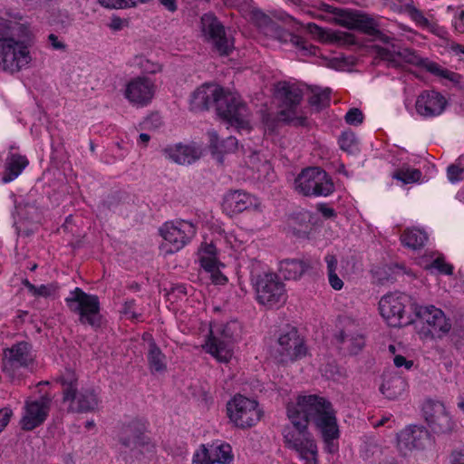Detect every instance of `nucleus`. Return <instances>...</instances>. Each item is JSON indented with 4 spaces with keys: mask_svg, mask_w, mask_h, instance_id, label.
Returning a JSON list of instances; mask_svg holds the SVG:
<instances>
[{
    "mask_svg": "<svg viewBox=\"0 0 464 464\" xmlns=\"http://www.w3.org/2000/svg\"><path fill=\"white\" fill-rule=\"evenodd\" d=\"M286 414L292 426L283 431L284 443L304 464H318L317 445L307 430L309 421L321 433L325 450L329 453L338 450L340 430L336 411L326 398L317 393H299L286 404Z\"/></svg>",
    "mask_w": 464,
    "mask_h": 464,
    "instance_id": "nucleus-1",
    "label": "nucleus"
},
{
    "mask_svg": "<svg viewBox=\"0 0 464 464\" xmlns=\"http://www.w3.org/2000/svg\"><path fill=\"white\" fill-rule=\"evenodd\" d=\"M32 36L27 22L18 13H0V71L14 74L27 69L33 56L30 44L24 40L15 39Z\"/></svg>",
    "mask_w": 464,
    "mask_h": 464,
    "instance_id": "nucleus-2",
    "label": "nucleus"
},
{
    "mask_svg": "<svg viewBox=\"0 0 464 464\" xmlns=\"http://www.w3.org/2000/svg\"><path fill=\"white\" fill-rule=\"evenodd\" d=\"M189 105L192 111H204L215 105L218 116L238 132L252 129L249 110L238 93L218 84L206 83L197 88L190 95Z\"/></svg>",
    "mask_w": 464,
    "mask_h": 464,
    "instance_id": "nucleus-3",
    "label": "nucleus"
},
{
    "mask_svg": "<svg viewBox=\"0 0 464 464\" xmlns=\"http://www.w3.org/2000/svg\"><path fill=\"white\" fill-rule=\"evenodd\" d=\"M241 325L237 321L212 322L204 334L202 350L219 362H230L234 343L239 338Z\"/></svg>",
    "mask_w": 464,
    "mask_h": 464,
    "instance_id": "nucleus-4",
    "label": "nucleus"
},
{
    "mask_svg": "<svg viewBox=\"0 0 464 464\" xmlns=\"http://www.w3.org/2000/svg\"><path fill=\"white\" fill-rule=\"evenodd\" d=\"M226 415L233 426L246 430L260 422L264 410L256 399L237 393L227 402Z\"/></svg>",
    "mask_w": 464,
    "mask_h": 464,
    "instance_id": "nucleus-5",
    "label": "nucleus"
},
{
    "mask_svg": "<svg viewBox=\"0 0 464 464\" xmlns=\"http://www.w3.org/2000/svg\"><path fill=\"white\" fill-rule=\"evenodd\" d=\"M414 320L419 319L422 328L419 331L421 339L442 338L451 329L450 319L433 304H411Z\"/></svg>",
    "mask_w": 464,
    "mask_h": 464,
    "instance_id": "nucleus-6",
    "label": "nucleus"
},
{
    "mask_svg": "<svg viewBox=\"0 0 464 464\" xmlns=\"http://www.w3.org/2000/svg\"><path fill=\"white\" fill-rule=\"evenodd\" d=\"M412 303L411 298L401 293H390L383 295L379 301V312L384 321L392 327L410 325L414 322L413 313L411 310Z\"/></svg>",
    "mask_w": 464,
    "mask_h": 464,
    "instance_id": "nucleus-7",
    "label": "nucleus"
},
{
    "mask_svg": "<svg viewBox=\"0 0 464 464\" xmlns=\"http://www.w3.org/2000/svg\"><path fill=\"white\" fill-rule=\"evenodd\" d=\"M275 97L280 102L278 119L283 121L303 124L305 119L299 107L303 97L301 88L295 83L280 82L275 85Z\"/></svg>",
    "mask_w": 464,
    "mask_h": 464,
    "instance_id": "nucleus-8",
    "label": "nucleus"
},
{
    "mask_svg": "<svg viewBox=\"0 0 464 464\" xmlns=\"http://www.w3.org/2000/svg\"><path fill=\"white\" fill-rule=\"evenodd\" d=\"M319 8L326 13L334 14L337 23L342 26L359 30L383 44H388L390 41L389 36L378 30L374 20L365 14L336 9L324 3H320Z\"/></svg>",
    "mask_w": 464,
    "mask_h": 464,
    "instance_id": "nucleus-9",
    "label": "nucleus"
},
{
    "mask_svg": "<svg viewBox=\"0 0 464 464\" xmlns=\"http://www.w3.org/2000/svg\"><path fill=\"white\" fill-rule=\"evenodd\" d=\"M197 233L196 226L188 220H176L164 223L160 228L163 241L160 250L164 254H173L187 246Z\"/></svg>",
    "mask_w": 464,
    "mask_h": 464,
    "instance_id": "nucleus-10",
    "label": "nucleus"
},
{
    "mask_svg": "<svg viewBox=\"0 0 464 464\" xmlns=\"http://www.w3.org/2000/svg\"><path fill=\"white\" fill-rule=\"evenodd\" d=\"M75 372L72 370H65L60 377V382L63 390V401L68 402V409L76 412H86L94 411L99 404L97 394L93 391L76 393Z\"/></svg>",
    "mask_w": 464,
    "mask_h": 464,
    "instance_id": "nucleus-11",
    "label": "nucleus"
},
{
    "mask_svg": "<svg viewBox=\"0 0 464 464\" xmlns=\"http://www.w3.org/2000/svg\"><path fill=\"white\" fill-rule=\"evenodd\" d=\"M35 353L27 342H20L3 352L2 371L11 380L22 375V369H29L34 365Z\"/></svg>",
    "mask_w": 464,
    "mask_h": 464,
    "instance_id": "nucleus-12",
    "label": "nucleus"
},
{
    "mask_svg": "<svg viewBox=\"0 0 464 464\" xmlns=\"http://www.w3.org/2000/svg\"><path fill=\"white\" fill-rule=\"evenodd\" d=\"M295 188L305 196L327 197L334 192V186L325 171L308 168L295 179Z\"/></svg>",
    "mask_w": 464,
    "mask_h": 464,
    "instance_id": "nucleus-13",
    "label": "nucleus"
},
{
    "mask_svg": "<svg viewBox=\"0 0 464 464\" xmlns=\"http://www.w3.org/2000/svg\"><path fill=\"white\" fill-rule=\"evenodd\" d=\"M69 309L79 314L82 324L92 326L98 325L100 322V303L98 297L88 295L76 287L65 299Z\"/></svg>",
    "mask_w": 464,
    "mask_h": 464,
    "instance_id": "nucleus-14",
    "label": "nucleus"
},
{
    "mask_svg": "<svg viewBox=\"0 0 464 464\" xmlns=\"http://www.w3.org/2000/svg\"><path fill=\"white\" fill-rule=\"evenodd\" d=\"M253 280L260 304L274 307L285 302V285L276 274L264 273Z\"/></svg>",
    "mask_w": 464,
    "mask_h": 464,
    "instance_id": "nucleus-15",
    "label": "nucleus"
},
{
    "mask_svg": "<svg viewBox=\"0 0 464 464\" xmlns=\"http://www.w3.org/2000/svg\"><path fill=\"white\" fill-rule=\"evenodd\" d=\"M209 230L213 241L225 250L234 252L243 251L249 240L248 234L241 228L227 229L224 224L218 220L212 221Z\"/></svg>",
    "mask_w": 464,
    "mask_h": 464,
    "instance_id": "nucleus-16",
    "label": "nucleus"
},
{
    "mask_svg": "<svg viewBox=\"0 0 464 464\" xmlns=\"http://www.w3.org/2000/svg\"><path fill=\"white\" fill-rule=\"evenodd\" d=\"M201 33L220 54H228L234 47V42L227 37L223 24L212 14H205L201 17Z\"/></svg>",
    "mask_w": 464,
    "mask_h": 464,
    "instance_id": "nucleus-17",
    "label": "nucleus"
},
{
    "mask_svg": "<svg viewBox=\"0 0 464 464\" xmlns=\"http://www.w3.org/2000/svg\"><path fill=\"white\" fill-rule=\"evenodd\" d=\"M157 86L155 82L146 76H137L125 85L124 97L136 107L147 106L155 96Z\"/></svg>",
    "mask_w": 464,
    "mask_h": 464,
    "instance_id": "nucleus-18",
    "label": "nucleus"
},
{
    "mask_svg": "<svg viewBox=\"0 0 464 464\" xmlns=\"http://www.w3.org/2000/svg\"><path fill=\"white\" fill-rule=\"evenodd\" d=\"M221 208L227 216L234 217L243 211L260 210L261 201L246 191L231 190L224 195Z\"/></svg>",
    "mask_w": 464,
    "mask_h": 464,
    "instance_id": "nucleus-19",
    "label": "nucleus"
},
{
    "mask_svg": "<svg viewBox=\"0 0 464 464\" xmlns=\"http://www.w3.org/2000/svg\"><path fill=\"white\" fill-rule=\"evenodd\" d=\"M448 106L447 96L435 90L423 91L418 95L415 102L417 113L425 119L440 116Z\"/></svg>",
    "mask_w": 464,
    "mask_h": 464,
    "instance_id": "nucleus-20",
    "label": "nucleus"
},
{
    "mask_svg": "<svg viewBox=\"0 0 464 464\" xmlns=\"http://www.w3.org/2000/svg\"><path fill=\"white\" fill-rule=\"evenodd\" d=\"M422 411L425 421L433 432L444 433L452 430V418L443 403L427 401L423 404Z\"/></svg>",
    "mask_w": 464,
    "mask_h": 464,
    "instance_id": "nucleus-21",
    "label": "nucleus"
},
{
    "mask_svg": "<svg viewBox=\"0 0 464 464\" xmlns=\"http://www.w3.org/2000/svg\"><path fill=\"white\" fill-rule=\"evenodd\" d=\"M277 353L282 362H293L302 358L306 352L303 339L295 328L291 327L280 334L277 342Z\"/></svg>",
    "mask_w": 464,
    "mask_h": 464,
    "instance_id": "nucleus-22",
    "label": "nucleus"
},
{
    "mask_svg": "<svg viewBox=\"0 0 464 464\" xmlns=\"http://www.w3.org/2000/svg\"><path fill=\"white\" fill-rule=\"evenodd\" d=\"M49 409L50 399L46 397L27 401L20 421L22 429L31 430L41 425L48 416Z\"/></svg>",
    "mask_w": 464,
    "mask_h": 464,
    "instance_id": "nucleus-23",
    "label": "nucleus"
},
{
    "mask_svg": "<svg viewBox=\"0 0 464 464\" xmlns=\"http://www.w3.org/2000/svg\"><path fill=\"white\" fill-rule=\"evenodd\" d=\"M225 4L236 7L242 13L243 16L253 22L257 27L266 31L273 29L270 19L252 5V0H224Z\"/></svg>",
    "mask_w": 464,
    "mask_h": 464,
    "instance_id": "nucleus-24",
    "label": "nucleus"
},
{
    "mask_svg": "<svg viewBox=\"0 0 464 464\" xmlns=\"http://www.w3.org/2000/svg\"><path fill=\"white\" fill-rule=\"evenodd\" d=\"M201 149L196 145H183L180 143L168 145L163 149L166 159L178 164H191L200 158Z\"/></svg>",
    "mask_w": 464,
    "mask_h": 464,
    "instance_id": "nucleus-25",
    "label": "nucleus"
},
{
    "mask_svg": "<svg viewBox=\"0 0 464 464\" xmlns=\"http://www.w3.org/2000/svg\"><path fill=\"white\" fill-rule=\"evenodd\" d=\"M406 381L397 373L386 372L382 376L380 392L390 400L399 398L406 390Z\"/></svg>",
    "mask_w": 464,
    "mask_h": 464,
    "instance_id": "nucleus-26",
    "label": "nucleus"
},
{
    "mask_svg": "<svg viewBox=\"0 0 464 464\" xmlns=\"http://www.w3.org/2000/svg\"><path fill=\"white\" fill-rule=\"evenodd\" d=\"M119 440L121 443L130 450L140 449L149 443V439L137 423L130 424L121 430Z\"/></svg>",
    "mask_w": 464,
    "mask_h": 464,
    "instance_id": "nucleus-27",
    "label": "nucleus"
},
{
    "mask_svg": "<svg viewBox=\"0 0 464 464\" xmlns=\"http://www.w3.org/2000/svg\"><path fill=\"white\" fill-rule=\"evenodd\" d=\"M416 264L430 272L438 271L444 275H450L453 271L451 265L446 263L440 255L433 252L425 253L423 256L416 258Z\"/></svg>",
    "mask_w": 464,
    "mask_h": 464,
    "instance_id": "nucleus-28",
    "label": "nucleus"
},
{
    "mask_svg": "<svg viewBox=\"0 0 464 464\" xmlns=\"http://www.w3.org/2000/svg\"><path fill=\"white\" fill-rule=\"evenodd\" d=\"M217 245L218 244L213 240L210 243L204 241L200 244L197 251V262L200 268L220 262L218 256Z\"/></svg>",
    "mask_w": 464,
    "mask_h": 464,
    "instance_id": "nucleus-29",
    "label": "nucleus"
},
{
    "mask_svg": "<svg viewBox=\"0 0 464 464\" xmlns=\"http://www.w3.org/2000/svg\"><path fill=\"white\" fill-rule=\"evenodd\" d=\"M28 165V160L24 156L13 154L8 157L6 169L3 181L8 183L15 179Z\"/></svg>",
    "mask_w": 464,
    "mask_h": 464,
    "instance_id": "nucleus-30",
    "label": "nucleus"
},
{
    "mask_svg": "<svg viewBox=\"0 0 464 464\" xmlns=\"http://www.w3.org/2000/svg\"><path fill=\"white\" fill-rule=\"evenodd\" d=\"M401 243L410 248L418 249L428 240L427 233L420 228H407L401 236Z\"/></svg>",
    "mask_w": 464,
    "mask_h": 464,
    "instance_id": "nucleus-31",
    "label": "nucleus"
},
{
    "mask_svg": "<svg viewBox=\"0 0 464 464\" xmlns=\"http://www.w3.org/2000/svg\"><path fill=\"white\" fill-rule=\"evenodd\" d=\"M209 148L214 155L233 150L237 146V140L234 137H228L225 140H219L215 130L208 132Z\"/></svg>",
    "mask_w": 464,
    "mask_h": 464,
    "instance_id": "nucleus-32",
    "label": "nucleus"
},
{
    "mask_svg": "<svg viewBox=\"0 0 464 464\" xmlns=\"http://www.w3.org/2000/svg\"><path fill=\"white\" fill-rule=\"evenodd\" d=\"M306 268V265L299 260H284L279 265V272L288 280H295L301 277Z\"/></svg>",
    "mask_w": 464,
    "mask_h": 464,
    "instance_id": "nucleus-33",
    "label": "nucleus"
},
{
    "mask_svg": "<svg viewBox=\"0 0 464 464\" xmlns=\"http://www.w3.org/2000/svg\"><path fill=\"white\" fill-rule=\"evenodd\" d=\"M211 459L213 464H233L234 454L231 446L228 443H219L210 445Z\"/></svg>",
    "mask_w": 464,
    "mask_h": 464,
    "instance_id": "nucleus-34",
    "label": "nucleus"
},
{
    "mask_svg": "<svg viewBox=\"0 0 464 464\" xmlns=\"http://www.w3.org/2000/svg\"><path fill=\"white\" fill-rule=\"evenodd\" d=\"M422 66L430 73H432L433 75L435 76H438V77H440L442 79H445V80H448L451 82H454V83H459L460 82V80H461V77L459 74L454 72H451L444 67H442L441 65H440L439 63H435V62H432V61H429V60H424L422 62Z\"/></svg>",
    "mask_w": 464,
    "mask_h": 464,
    "instance_id": "nucleus-35",
    "label": "nucleus"
},
{
    "mask_svg": "<svg viewBox=\"0 0 464 464\" xmlns=\"http://www.w3.org/2000/svg\"><path fill=\"white\" fill-rule=\"evenodd\" d=\"M246 164L259 174L258 178L267 174L271 169V164L268 160L256 151L249 152L246 155Z\"/></svg>",
    "mask_w": 464,
    "mask_h": 464,
    "instance_id": "nucleus-36",
    "label": "nucleus"
},
{
    "mask_svg": "<svg viewBox=\"0 0 464 464\" xmlns=\"http://www.w3.org/2000/svg\"><path fill=\"white\" fill-rule=\"evenodd\" d=\"M226 265L220 261L218 264L208 265L201 267V269L208 275L209 280L215 285H225L228 282L227 276L224 274L223 269Z\"/></svg>",
    "mask_w": 464,
    "mask_h": 464,
    "instance_id": "nucleus-37",
    "label": "nucleus"
},
{
    "mask_svg": "<svg viewBox=\"0 0 464 464\" xmlns=\"http://www.w3.org/2000/svg\"><path fill=\"white\" fill-rule=\"evenodd\" d=\"M392 178L403 184H410L420 181L421 172L417 169L402 166L392 173Z\"/></svg>",
    "mask_w": 464,
    "mask_h": 464,
    "instance_id": "nucleus-38",
    "label": "nucleus"
},
{
    "mask_svg": "<svg viewBox=\"0 0 464 464\" xmlns=\"http://www.w3.org/2000/svg\"><path fill=\"white\" fill-rule=\"evenodd\" d=\"M389 351L392 354V362L396 368L411 371L414 367V361L410 356L398 353L394 345H390Z\"/></svg>",
    "mask_w": 464,
    "mask_h": 464,
    "instance_id": "nucleus-39",
    "label": "nucleus"
},
{
    "mask_svg": "<svg viewBox=\"0 0 464 464\" xmlns=\"http://www.w3.org/2000/svg\"><path fill=\"white\" fill-rule=\"evenodd\" d=\"M330 102V90L329 89H314L310 97V103L316 110H320L328 106Z\"/></svg>",
    "mask_w": 464,
    "mask_h": 464,
    "instance_id": "nucleus-40",
    "label": "nucleus"
},
{
    "mask_svg": "<svg viewBox=\"0 0 464 464\" xmlns=\"http://www.w3.org/2000/svg\"><path fill=\"white\" fill-rule=\"evenodd\" d=\"M149 362L152 371L154 372H161L165 369V356L160 352V350L156 347L154 344L150 345L149 351Z\"/></svg>",
    "mask_w": 464,
    "mask_h": 464,
    "instance_id": "nucleus-41",
    "label": "nucleus"
},
{
    "mask_svg": "<svg viewBox=\"0 0 464 464\" xmlns=\"http://www.w3.org/2000/svg\"><path fill=\"white\" fill-rule=\"evenodd\" d=\"M133 63L145 73L154 74L161 71V65L159 63L153 62L143 55L136 56Z\"/></svg>",
    "mask_w": 464,
    "mask_h": 464,
    "instance_id": "nucleus-42",
    "label": "nucleus"
},
{
    "mask_svg": "<svg viewBox=\"0 0 464 464\" xmlns=\"http://www.w3.org/2000/svg\"><path fill=\"white\" fill-rule=\"evenodd\" d=\"M414 436L413 426L407 427L401 430L397 436L398 449L404 452L412 450V438Z\"/></svg>",
    "mask_w": 464,
    "mask_h": 464,
    "instance_id": "nucleus-43",
    "label": "nucleus"
},
{
    "mask_svg": "<svg viewBox=\"0 0 464 464\" xmlns=\"http://www.w3.org/2000/svg\"><path fill=\"white\" fill-rule=\"evenodd\" d=\"M413 430L412 450L424 449L431 444L430 437L426 430L419 426H413Z\"/></svg>",
    "mask_w": 464,
    "mask_h": 464,
    "instance_id": "nucleus-44",
    "label": "nucleus"
},
{
    "mask_svg": "<svg viewBox=\"0 0 464 464\" xmlns=\"http://www.w3.org/2000/svg\"><path fill=\"white\" fill-rule=\"evenodd\" d=\"M338 143L343 151L350 154H353L359 150L357 139L353 132H343L340 136Z\"/></svg>",
    "mask_w": 464,
    "mask_h": 464,
    "instance_id": "nucleus-45",
    "label": "nucleus"
},
{
    "mask_svg": "<svg viewBox=\"0 0 464 464\" xmlns=\"http://www.w3.org/2000/svg\"><path fill=\"white\" fill-rule=\"evenodd\" d=\"M210 445L201 444L195 451L192 457L191 464H213L211 459Z\"/></svg>",
    "mask_w": 464,
    "mask_h": 464,
    "instance_id": "nucleus-46",
    "label": "nucleus"
},
{
    "mask_svg": "<svg viewBox=\"0 0 464 464\" xmlns=\"http://www.w3.org/2000/svg\"><path fill=\"white\" fill-rule=\"evenodd\" d=\"M149 0H99L100 4L107 8L124 9L136 5L138 3H146Z\"/></svg>",
    "mask_w": 464,
    "mask_h": 464,
    "instance_id": "nucleus-47",
    "label": "nucleus"
},
{
    "mask_svg": "<svg viewBox=\"0 0 464 464\" xmlns=\"http://www.w3.org/2000/svg\"><path fill=\"white\" fill-rule=\"evenodd\" d=\"M324 262L326 264L327 273H342L336 255L333 253L326 254L324 256Z\"/></svg>",
    "mask_w": 464,
    "mask_h": 464,
    "instance_id": "nucleus-48",
    "label": "nucleus"
},
{
    "mask_svg": "<svg viewBox=\"0 0 464 464\" xmlns=\"http://www.w3.org/2000/svg\"><path fill=\"white\" fill-rule=\"evenodd\" d=\"M447 174L450 182H458L464 179V169L451 165L448 168Z\"/></svg>",
    "mask_w": 464,
    "mask_h": 464,
    "instance_id": "nucleus-49",
    "label": "nucleus"
},
{
    "mask_svg": "<svg viewBox=\"0 0 464 464\" xmlns=\"http://www.w3.org/2000/svg\"><path fill=\"white\" fill-rule=\"evenodd\" d=\"M363 116L360 110L352 109L345 115V121L351 125H357L362 121Z\"/></svg>",
    "mask_w": 464,
    "mask_h": 464,
    "instance_id": "nucleus-50",
    "label": "nucleus"
},
{
    "mask_svg": "<svg viewBox=\"0 0 464 464\" xmlns=\"http://www.w3.org/2000/svg\"><path fill=\"white\" fill-rule=\"evenodd\" d=\"M13 414V411L8 407L0 410V432L5 429Z\"/></svg>",
    "mask_w": 464,
    "mask_h": 464,
    "instance_id": "nucleus-51",
    "label": "nucleus"
},
{
    "mask_svg": "<svg viewBox=\"0 0 464 464\" xmlns=\"http://www.w3.org/2000/svg\"><path fill=\"white\" fill-rule=\"evenodd\" d=\"M328 282L331 287L336 291L343 287V281L339 276L338 273H327Z\"/></svg>",
    "mask_w": 464,
    "mask_h": 464,
    "instance_id": "nucleus-52",
    "label": "nucleus"
},
{
    "mask_svg": "<svg viewBox=\"0 0 464 464\" xmlns=\"http://www.w3.org/2000/svg\"><path fill=\"white\" fill-rule=\"evenodd\" d=\"M298 50L302 53V54L306 55H315L316 48L312 44H307L304 41L298 40L296 43Z\"/></svg>",
    "mask_w": 464,
    "mask_h": 464,
    "instance_id": "nucleus-53",
    "label": "nucleus"
},
{
    "mask_svg": "<svg viewBox=\"0 0 464 464\" xmlns=\"http://www.w3.org/2000/svg\"><path fill=\"white\" fill-rule=\"evenodd\" d=\"M307 28L309 32L320 41H325L327 39L326 32L315 24H308Z\"/></svg>",
    "mask_w": 464,
    "mask_h": 464,
    "instance_id": "nucleus-54",
    "label": "nucleus"
},
{
    "mask_svg": "<svg viewBox=\"0 0 464 464\" xmlns=\"http://www.w3.org/2000/svg\"><path fill=\"white\" fill-rule=\"evenodd\" d=\"M126 25V22L118 16L111 17L108 26L113 31H121Z\"/></svg>",
    "mask_w": 464,
    "mask_h": 464,
    "instance_id": "nucleus-55",
    "label": "nucleus"
},
{
    "mask_svg": "<svg viewBox=\"0 0 464 464\" xmlns=\"http://www.w3.org/2000/svg\"><path fill=\"white\" fill-rule=\"evenodd\" d=\"M48 42L54 50H64L66 47L64 43L62 40H60L57 35L53 34H49Z\"/></svg>",
    "mask_w": 464,
    "mask_h": 464,
    "instance_id": "nucleus-56",
    "label": "nucleus"
},
{
    "mask_svg": "<svg viewBox=\"0 0 464 464\" xmlns=\"http://www.w3.org/2000/svg\"><path fill=\"white\" fill-rule=\"evenodd\" d=\"M29 289L33 291L35 295H50L51 291L50 288L46 285H41L39 287H35L34 285L31 284H27Z\"/></svg>",
    "mask_w": 464,
    "mask_h": 464,
    "instance_id": "nucleus-57",
    "label": "nucleus"
},
{
    "mask_svg": "<svg viewBox=\"0 0 464 464\" xmlns=\"http://www.w3.org/2000/svg\"><path fill=\"white\" fill-rule=\"evenodd\" d=\"M455 29L461 34H464V11H461L458 17L454 20Z\"/></svg>",
    "mask_w": 464,
    "mask_h": 464,
    "instance_id": "nucleus-58",
    "label": "nucleus"
},
{
    "mask_svg": "<svg viewBox=\"0 0 464 464\" xmlns=\"http://www.w3.org/2000/svg\"><path fill=\"white\" fill-rule=\"evenodd\" d=\"M317 209L320 211V213L324 218H332V217H334L335 215L334 210L332 208H329L325 204L318 205Z\"/></svg>",
    "mask_w": 464,
    "mask_h": 464,
    "instance_id": "nucleus-59",
    "label": "nucleus"
},
{
    "mask_svg": "<svg viewBox=\"0 0 464 464\" xmlns=\"http://www.w3.org/2000/svg\"><path fill=\"white\" fill-rule=\"evenodd\" d=\"M380 57L383 60L387 61H394L393 53H392L389 50L385 48H381L378 52Z\"/></svg>",
    "mask_w": 464,
    "mask_h": 464,
    "instance_id": "nucleus-60",
    "label": "nucleus"
},
{
    "mask_svg": "<svg viewBox=\"0 0 464 464\" xmlns=\"http://www.w3.org/2000/svg\"><path fill=\"white\" fill-rule=\"evenodd\" d=\"M160 4L169 11H175L177 8L176 0H160Z\"/></svg>",
    "mask_w": 464,
    "mask_h": 464,
    "instance_id": "nucleus-61",
    "label": "nucleus"
},
{
    "mask_svg": "<svg viewBox=\"0 0 464 464\" xmlns=\"http://www.w3.org/2000/svg\"><path fill=\"white\" fill-rule=\"evenodd\" d=\"M452 464H464V453H454L451 457Z\"/></svg>",
    "mask_w": 464,
    "mask_h": 464,
    "instance_id": "nucleus-62",
    "label": "nucleus"
},
{
    "mask_svg": "<svg viewBox=\"0 0 464 464\" xmlns=\"http://www.w3.org/2000/svg\"><path fill=\"white\" fill-rule=\"evenodd\" d=\"M150 140V135H148L147 133H141L139 137L138 144L146 147Z\"/></svg>",
    "mask_w": 464,
    "mask_h": 464,
    "instance_id": "nucleus-63",
    "label": "nucleus"
},
{
    "mask_svg": "<svg viewBox=\"0 0 464 464\" xmlns=\"http://www.w3.org/2000/svg\"><path fill=\"white\" fill-rule=\"evenodd\" d=\"M451 50L452 52H454L456 54H459V53H463L464 54V44H451Z\"/></svg>",
    "mask_w": 464,
    "mask_h": 464,
    "instance_id": "nucleus-64",
    "label": "nucleus"
}]
</instances>
